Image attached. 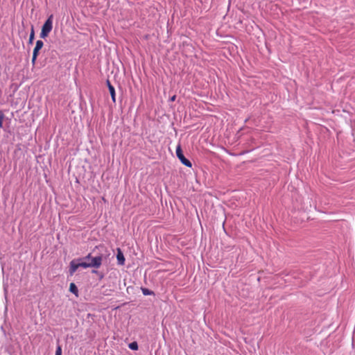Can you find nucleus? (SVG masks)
<instances>
[{
    "instance_id": "obj_1",
    "label": "nucleus",
    "mask_w": 355,
    "mask_h": 355,
    "mask_svg": "<svg viewBox=\"0 0 355 355\" xmlns=\"http://www.w3.org/2000/svg\"><path fill=\"white\" fill-rule=\"evenodd\" d=\"M83 263H85L88 265L87 266L84 267V268H98L102 264L103 256L98 255L96 257H93L92 253L88 254L86 257L81 258Z\"/></svg>"
},
{
    "instance_id": "obj_2",
    "label": "nucleus",
    "mask_w": 355,
    "mask_h": 355,
    "mask_svg": "<svg viewBox=\"0 0 355 355\" xmlns=\"http://www.w3.org/2000/svg\"><path fill=\"white\" fill-rule=\"evenodd\" d=\"M53 15H51L42 26V31L40 33V37L42 38H46L51 31L53 28Z\"/></svg>"
},
{
    "instance_id": "obj_3",
    "label": "nucleus",
    "mask_w": 355,
    "mask_h": 355,
    "mask_svg": "<svg viewBox=\"0 0 355 355\" xmlns=\"http://www.w3.org/2000/svg\"><path fill=\"white\" fill-rule=\"evenodd\" d=\"M87 266L88 265L85 263H83L81 258L78 259H73L70 262L69 272L71 275H73L79 267L84 268V267Z\"/></svg>"
},
{
    "instance_id": "obj_4",
    "label": "nucleus",
    "mask_w": 355,
    "mask_h": 355,
    "mask_svg": "<svg viewBox=\"0 0 355 355\" xmlns=\"http://www.w3.org/2000/svg\"><path fill=\"white\" fill-rule=\"evenodd\" d=\"M176 155L178 157V159L180 160V162H182V164H184L188 167L192 166L191 162L184 156L180 146H177Z\"/></svg>"
},
{
    "instance_id": "obj_5",
    "label": "nucleus",
    "mask_w": 355,
    "mask_h": 355,
    "mask_svg": "<svg viewBox=\"0 0 355 355\" xmlns=\"http://www.w3.org/2000/svg\"><path fill=\"white\" fill-rule=\"evenodd\" d=\"M44 43L42 40H37L33 52L32 63L35 64L40 50L42 48Z\"/></svg>"
},
{
    "instance_id": "obj_6",
    "label": "nucleus",
    "mask_w": 355,
    "mask_h": 355,
    "mask_svg": "<svg viewBox=\"0 0 355 355\" xmlns=\"http://www.w3.org/2000/svg\"><path fill=\"white\" fill-rule=\"evenodd\" d=\"M107 87L112 97V100L114 103L116 101V94L114 87L111 85L109 80L107 81Z\"/></svg>"
},
{
    "instance_id": "obj_7",
    "label": "nucleus",
    "mask_w": 355,
    "mask_h": 355,
    "mask_svg": "<svg viewBox=\"0 0 355 355\" xmlns=\"http://www.w3.org/2000/svg\"><path fill=\"white\" fill-rule=\"evenodd\" d=\"M116 259H117V261H118V263L119 265H123L124 263H125V257L123 254V253L121 252V251L120 250H118V253H117V255H116Z\"/></svg>"
},
{
    "instance_id": "obj_8",
    "label": "nucleus",
    "mask_w": 355,
    "mask_h": 355,
    "mask_svg": "<svg viewBox=\"0 0 355 355\" xmlns=\"http://www.w3.org/2000/svg\"><path fill=\"white\" fill-rule=\"evenodd\" d=\"M69 291L75 294L76 295H78V288L74 283H71L69 286Z\"/></svg>"
},
{
    "instance_id": "obj_9",
    "label": "nucleus",
    "mask_w": 355,
    "mask_h": 355,
    "mask_svg": "<svg viewBox=\"0 0 355 355\" xmlns=\"http://www.w3.org/2000/svg\"><path fill=\"white\" fill-rule=\"evenodd\" d=\"M34 37H35L34 28H33V26H32L30 36H29V40H28L29 44L33 43Z\"/></svg>"
},
{
    "instance_id": "obj_10",
    "label": "nucleus",
    "mask_w": 355,
    "mask_h": 355,
    "mask_svg": "<svg viewBox=\"0 0 355 355\" xmlns=\"http://www.w3.org/2000/svg\"><path fill=\"white\" fill-rule=\"evenodd\" d=\"M4 119H5V115L3 113V112L1 110H0V128H3V124Z\"/></svg>"
},
{
    "instance_id": "obj_11",
    "label": "nucleus",
    "mask_w": 355,
    "mask_h": 355,
    "mask_svg": "<svg viewBox=\"0 0 355 355\" xmlns=\"http://www.w3.org/2000/svg\"><path fill=\"white\" fill-rule=\"evenodd\" d=\"M129 348L132 350L138 349V345L137 342H132L129 344Z\"/></svg>"
},
{
    "instance_id": "obj_12",
    "label": "nucleus",
    "mask_w": 355,
    "mask_h": 355,
    "mask_svg": "<svg viewBox=\"0 0 355 355\" xmlns=\"http://www.w3.org/2000/svg\"><path fill=\"white\" fill-rule=\"evenodd\" d=\"M141 291L144 295H150L153 294V292L152 291H150L149 289L146 288H141Z\"/></svg>"
},
{
    "instance_id": "obj_13",
    "label": "nucleus",
    "mask_w": 355,
    "mask_h": 355,
    "mask_svg": "<svg viewBox=\"0 0 355 355\" xmlns=\"http://www.w3.org/2000/svg\"><path fill=\"white\" fill-rule=\"evenodd\" d=\"M55 355H62V347L59 345L56 347Z\"/></svg>"
},
{
    "instance_id": "obj_14",
    "label": "nucleus",
    "mask_w": 355,
    "mask_h": 355,
    "mask_svg": "<svg viewBox=\"0 0 355 355\" xmlns=\"http://www.w3.org/2000/svg\"><path fill=\"white\" fill-rule=\"evenodd\" d=\"M175 96H173L171 98V100L173 101H175Z\"/></svg>"
}]
</instances>
